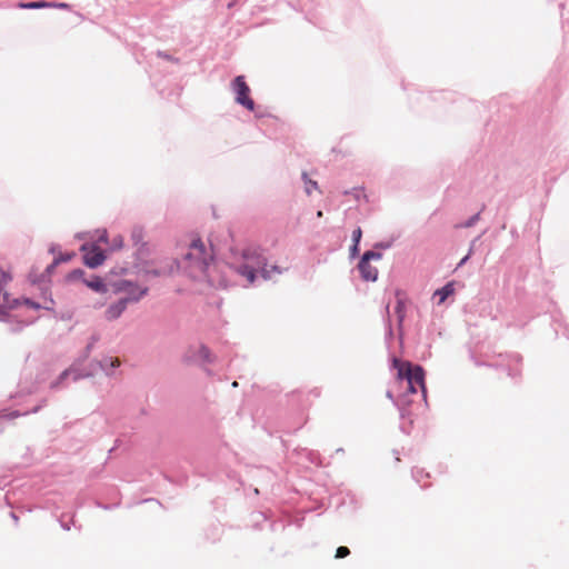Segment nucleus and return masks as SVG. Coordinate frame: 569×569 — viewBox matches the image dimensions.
<instances>
[{
  "label": "nucleus",
  "instance_id": "f257e3e1",
  "mask_svg": "<svg viewBox=\"0 0 569 569\" xmlns=\"http://www.w3.org/2000/svg\"><path fill=\"white\" fill-rule=\"evenodd\" d=\"M212 259L211 250H207L203 241L198 238L189 243L187 251L180 259L173 260V264L176 271H181L196 280H203L210 277L209 270Z\"/></svg>",
  "mask_w": 569,
  "mask_h": 569
},
{
  "label": "nucleus",
  "instance_id": "f03ea898",
  "mask_svg": "<svg viewBox=\"0 0 569 569\" xmlns=\"http://www.w3.org/2000/svg\"><path fill=\"white\" fill-rule=\"evenodd\" d=\"M241 262L234 263L236 272L247 279L249 283H253L257 271L260 270L263 279H270V271L267 268V258L258 247H247L241 253Z\"/></svg>",
  "mask_w": 569,
  "mask_h": 569
},
{
  "label": "nucleus",
  "instance_id": "7ed1b4c3",
  "mask_svg": "<svg viewBox=\"0 0 569 569\" xmlns=\"http://www.w3.org/2000/svg\"><path fill=\"white\" fill-rule=\"evenodd\" d=\"M393 368L397 369L398 383L405 387L409 393H416L418 389L421 390L423 399L427 397V389L425 385V370L419 365L410 362H402L393 358Z\"/></svg>",
  "mask_w": 569,
  "mask_h": 569
},
{
  "label": "nucleus",
  "instance_id": "20e7f679",
  "mask_svg": "<svg viewBox=\"0 0 569 569\" xmlns=\"http://www.w3.org/2000/svg\"><path fill=\"white\" fill-rule=\"evenodd\" d=\"M93 376V371L81 369L80 362L74 361L68 369L63 370L54 380L49 385L50 390L59 391L68 387V382L79 381L83 378Z\"/></svg>",
  "mask_w": 569,
  "mask_h": 569
},
{
  "label": "nucleus",
  "instance_id": "39448f33",
  "mask_svg": "<svg viewBox=\"0 0 569 569\" xmlns=\"http://www.w3.org/2000/svg\"><path fill=\"white\" fill-rule=\"evenodd\" d=\"M11 274L7 271L0 269V321L11 322L13 316L9 312V310L14 309L19 303V299H11L10 295L7 291H3V288L11 281Z\"/></svg>",
  "mask_w": 569,
  "mask_h": 569
},
{
  "label": "nucleus",
  "instance_id": "423d86ee",
  "mask_svg": "<svg viewBox=\"0 0 569 569\" xmlns=\"http://www.w3.org/2000/svg\"><path fill=\"white\" fill-rule=\"evenodd\" d=\"M231 89L236 94V102L252 111L254 109V101L249 97L250 88L244 81L243 76H237L232 83Z\"/></svg>",
  "mask_w": 569,
  "mask_h": 569
},
{
  "label": "nucleus",
  "instance_id": "0eeeda50",
  "mask_svg": "<svg viewBox=\"0 0 569 569\" xmlns=\"http://www.w3.org/2000/svg\"><path fill=\"white\" fill-rule=\"evenodd\" d=\"M116 291L124 292L126 296L121 297L128 305L137 303L148 293V288H140L136 283L128 280H120L114 284Z\"/></svg>",
  "mask_w": 569,
  "mask_h": 569
},
{
  "label": "nucleus",
  "instance_id": "6e6552de",
  "mask_svg": "<svg viewBox=\"0 0 569 569\" xmlns=\"http://www.w3.org/2000/svg\"><path fill=\"white\" fill-rule=\"evenodd\" d=\"M80 249L84 252L83 260L89 268H97L106 260L104 251L96 244L84 243Z\"/></svg>",
  "mask_w": 569,
  "mask_h": 569
},
{
  "label": "nucleus",
  "instance_id": "1a4fd4ad",
  "mask_svg": "<svg viewBox=\"0 0 569 569\" xmlns=\"http://www.w3.org/2000/svg\"><path fill=\"white\" fill-rule=\"evenodd\" d=\"M120 366V360L118 358L106 356L101 360L94 361L90 365L88 370L96 372V369L99 368L107 376L111 377L114 373V370Z\"/></svg>",
  "mask_w": 569,
  "mask_h": 569
},
{
  "label": "nucleus",
  "instance_id": "9d476101",
  "mask_svg": "<svg viewBox=\"0 0 569 569\" xmlns=\"http://www.w3.org/2000/svg\"><path fill=\"white\" fill-rule=\"evenodd\" d=\"M131 241L137 247V256L142 258L148 254L147 243L143 241L144 233L141 227H134L131 231Z\"/></svg>",
  "mask_w": 569,
  "mask_h": 569
},
{
  "label": "nucleus",
  "instance_id": "9b49d317",
  "mask_svg": "<svg viewBox=\"0 0 569 569\" xmlns=\"http://www.w3.org/2000/svg\"><path fill=\"white\" fill-rule=\"evenodd\" d=\"M127 308V301L120 298L116 302L108 306V308L104 311V318L109 321H113L120 318Z\"/></svg>",
  "mask_w": 569,
  "mask_h": 569
},
{
  "label": "nucleus",
  "instance_id": "f8f14e48",
  "mask_svg": "<svg viewBox=\"0 0 569 569\" xmlns=\"http://www.w3.org/2000/svg\"><path fill=\"white\" fill-rule=\"evenodd\" d=\"M358 270L365 281H376L378 279V269L370 264V261H359Z\"/></svg>",
  "mask_w": 569,
  "mask_h": 569
},
{
  "label": "nucleus",
  "instance_id": "ddd939ff",
  "mask_svg": "<svg viewBox=\"0 0 569 569\" xmlns=\"http://www.w3.org/2000/svg\"><path fill=\"white\" fill-rule=\"evenodd\" d=\"M396 297H397L396 315H397V319H398V327H399V329H401L405 317H406V301H405V298L402 297V292L400 290L396 291Z\"/></svg>",
  "mask_w": 569,
  "mask_h": 569
},
{
  "label": "nucleus",
  "instance_id": "4468645a",
  "mask_svg": "<svg viewBox=\"0 0 569 569\" xmlns=\"http://www.w3.org/2000/svg\"><path fill=\"white\" fill-rule=\"evenodd\" d=\"M174 272H176V268L173 264V260L166 263L164 266H161L160 268L146 270V274L151 276V277L170 276Z\"/></svg>",
  "mask_w": 569,
  "mask_h": 569
},
{
  "label": "nucleus",
  "instance_id": "2eb2a0df",
  "mask_svg": "<svg viewBox=\"0 0 569 569\" xmlns=\"http://www.w3.org/2000/svg\"><path fill=\"white\" fill-rule=\"evenodd\" d=\"M455 292L453 282H448L443 287L437 289L433 293L435 298H438L437 303L441 305Z\"/></svg>",
  "mask_w": 569,
  "mask_h": 569
},
{
  "label": "nucleus",
  "instance_id": "dca6fc26",
  "mask_svg": "<svg viewBox=\"0 0 569 569\" xmlns=\"http://www.w3.org/2000/svg\"><path fill=\"white\" fill-rule=\"evenodd\" d=\"M84 282L90 289H92L96 292L103 293L108 291L106 283L98 276H93L92 279L84 280Z\"/></svg>",
  "mask_w": 569,
  "mask_h": 569
},
{
  "label": "nucleus",
  "instance_id": "f3484780",
  "mask_svg": "<svg viewBox=\"0 0 569 569\" xmlns=\"http://www.w3.org/2000/svg\"><path fill=\"white\" fill-rule=\"evenodd\" d=\"M194 358L207 363H211L213 361L210 349L204 345H201L197 348Z\"/></svg>",
  "mask_w": 569,
  "mask_h": 569
},
{
  "label": "nucleus",
  "instance_id": "a211bd4d",
  "mask_svg": "<svg viewBox=\"0 0 569 569\" xmlns=\"http://www.w3.org/2000/svg\"><path fill=\"white\" fill-rule=\"evenodd\" d=\"M51 4L48 1H32V2H19L18 8L20 9H43L50 8Z\"/></svg>",
  "mask_w": 569,
  "mask_h": 569
},
{
  "label": "nucleus",
  "instance_id": "6ab92c4d",
  "mask_svg": "<svg viewBox=\"0 0 569 569\" xmlns=\"http://www.w3.org/2000/svg\"><path fill=\"white\" fill-rule=\"evenodd\" d=\"M302 180L305 182V191L308 196H310L312 193L313 190H317L318 189V183L317 181L310 179L308 177V173L307 172H302Z\"/></svg>",
  "mask_w": 569,
  "mask_h": 569
},
{
  "label": "nucleus",
  "instance_id": "aec40b11",
  "mask_svg": "<svg viewBox=\"0 0 569 569\" xmlns=\"http://www.w3.org/2000/svg\"><path fill=\"white\" fill-rule=\"evenodd\" d=\"M99 340V337L98 336H92L91 339H90V342L87 345L86 349H84V352H83V356L80 357L77 361L80 362V366L82 365V362L89 357L90 352L92 351L93 349V346L94 343Z\"/></svg>",
  "mask_w": 569,
  "mask_h": 569
},
{
  "label": "nucleus",
  "instance_id": "412c9836",
  "mask_svg": "<svg viewBox=\"0 0 569 569\" xmlns=\"http://www.w3.org/2000/svg\"><path fill=\"white\" fill-rule=\"evenodd\" d=\"M44 406H46V400H43L41 405H39V406L34 407L32 410H30V411H28V412H23V413H21V412H19V411H12V412H10L9 415H7L6 417H7L8 419H14V418H18V417H20V416H26V415H28V413H37V412H38L42 407H44Z\"/></svg>",
  "mask_w": 569,
  "mask_h": 569
},
{
  "label": "nucleus",
  "instance_id": "4be33fe9",
  "mask_svg": "<svg viewBox=\"0 0 569 569\" xmlns=\"http://www.w3.org/2000/svg\"><path fill=\"white\" fill-rule=\"evenodd\" d=\"M382 258V253L379 252V251H375V250H368L366 251L362 257H361V261H371V260H380Z\"/></svg>",
  "mask_w": 569,
  "mask_h": 569
},
{
  "label": "nucleus",
  "instance_id": "5701e85b",
  "mask_svg": "<svg viewBox=\"0 0 569 569\" xmlns=\"http://www.w3.org/2000/svg\"><path fill=\"white\" fill-rule=\"evenodd\" d=\"M480 219V212L471 216L468 220L465 222L456 224V228H471L473 227Z\"/></svg>",
  "mask_w": 569,
  "mask_h": 569
},
{
  "label": "nucleus",
  "instance_id": "b1692460",
  "mask_svg": "<svg viewBox=\"0 0 569 569\" xmlns=\"http://www.w3.org/2000/svg\"><path fill=\"white\" fill-rule=\"evenodd\" d=\"M350 553V550L348 547H345V546H341L337 549L336 551V558L340 559V558H345L347 557L348 555Z\"/></svg>",
  "mask_w": 569,
  "mask_h": 569
},
{
  "label": "nucleus",
  "instance_id": "393cba45",
  "mask_svg": "<svg viewBox=\"0 0 569 569\" xmlns=\"http://www.w3.org/2000/svg\"><path fill=\"white\" fill-rule=\"evenodd\" d=\"M83 274H84V271H83V270H81V269H74V270H72V271L69 273L68 278H69L70 280H78V279L82 278V276H83Z\"/></svg>",
  "mask_w": 569,
  "mask_h": 569
},
{
  "label": "nucleus",
  "instance_id": "a878e982",
  "mask_svg": "<svg viewBox=\"0 0 569 569\" xmlns=\"http://www.w3.org/2000/svg\"><path fill=\"white\" fill-rule=\"evenodd\" d=\"M361 237H362V231H361V228L358 227L357 229H355L352 231V243L359 244Z\"/></svg>",
  "mask_w": 569,
  "mask_h": 569
},
{
  "label": "nucleus",
  "instance_id": "bb28decb",
  "mask_svg": "<svg viewBox=\"0 0 569 569\" xmlns=\"http://www.w3.org/2000/svg\"><path fill=\"white\" fill-rule=\"evenodd\" d=\"M412 476L418 482H420L423 477H429V475L425 473L421 469H415Z\"/></svg>",
  "mask_w": 569,
  "mask_h": 569
},
{
  "label": "nucleus",
  "instance_id": "cd10ccee",
  "mask_svg": "<svg viewBox=\"0 0 569 569\" xmlns=\"http://www.w3.org/2000/svg\"><path fill=\"white\" fill-rule=\"evenodd\" d=\"M123 246V238L121 236H117L112 240V249H120Z\"/></svg>",
  "mask_w": 569,
  "mask_h": 569
},
{
  "label": "nucleus",
  "instance_id": "c85d7f7f",
  "mask_svg": "<svg viewBox=\"0 0 569 569\" xmlns=\"http://www.w3.org/2000/svg\"><path fill=\"white\" fill-rule=\"evenodd\" d=\"M51 7L50 8H57V9H70V4L66 3V2H50Z\"/></svg>",
  "mask_w": 569,
  "mask_h": 569
},
{
  "label": "nucleus",
  "instance_id": "c756f323",
  "mask_svg": "<svg viewBox=\"0 0 569 569\" xmlns=\"http://www.w3.org/2000/svg\"><path fill=\"white\" fill-rule=\"evenodd\" d=\"M23 303H26L27 306H29L30 308L36 309V310L41 308V306L38 302H34L30 299H24Z\"/></svg>",
  "mask_w": 569,
  "mask_h": 569
},
{
  "label": "nucleus",
  "instance_id": "7c9ffc66",
  "mask_svg": "<svg viewBox=\"0 0 569 569\" xmlns=\"http://www.w3.org/2000/svg\"><path fill=\"white\" fill-rule=\"evenodd\" d=\"M56 260H59V263L60 262H67L71 259V254L69 253H66V254H60L59 257L54 258Z\"/></svg>",
  "mask_w": 569,
  "mask_h": 569
},
{
  "label": "nucleus",
  "instance_id": "2f4dec72",
  "mask_svg": "<svg viewBox=\"0 0 569 569\" xmlns=\"http://www.w3.org/2000/svg\"><path fill=\"white\" fill-rule=\"evenodd\" d=\"M358 252H359V244L352 243V246L350 247V256L355 257L358 254Z\"/></svg>",
  "mask_w": 569,
  "mask_h": 569
},
{
  "label": "nucleus",
  "instance_id": "473e14b6",
  "mask_svg": "<svg viewBox=\"0 0 569 569\" xmlns=\"http://www.w3.org/2000/svg\"><path fill=\"white\" fill-rule=\"evenodd\" d=\"M482 234L478 236L477 238H475L472 241H471V244H470V249H469V252L468 254L471 256L473 249H475V246H476V242L480 240Z\"/></svg>",
  "mask_w": 569,
  "mask_h": 569
},
{
  "label": "nucleus",
  "instance_id": "72a5a7b5",
  "mask_svg": "<svg viewBox=\"0 0 569 569\" xmlns=\"http://www.w3.org/2000/svg\"><path fill=\"white\" fill-rule=\"evenodd\" d=\"M59 264V260L53 259V261L47 267V271L51 272Z\"/></svg>",
  "mask_w": 569,
  "mask_h": 569
},
{
  "label": "nucleus",
  "instance_id": "f704fd0d",
  "mask_svg": "<svg viewBox=\"0 0 569 569\" xmlns=\"http://www.w3.org/2000/svg\"><path fill=\"white\" fill-rule=\"evenodd\" d=\"M271 272L282 273L283 269H281L279 266L274 264L271 267V269H268Z\"/></svg>",
  "mask_w": 569,
  "mask_h": 569
},
{
  "label": "nucleus",
  "instance_id": "c9c22d12",
  "mask_svg": "<svg viewBox=\"0 0 569 569\" xmlns=\"http://www.w3.org/2000/svg\"><path fill=\"white\" fill-rule=\"evenodd\" d=\"M469 258H470V256H469V254L465 256V257L460 260V262H459L458 267L463 266V264L468 261V259H469Z\"/></svg>",
  "mask_w": 569,
  "mask_h": 569
},
{
  "label": "nucleus",
  "instance_id": "e433bc0d",
  "mask_svg": "<svg viewBox=\"0 0 569 569\" xmlns=\"http://www.w3.org/2000/svg\"><path fill=\"white\" fill-rule=\"evenodd\" d=\"M61 526L64 530H70V526L68 523L61 522Z\"/></svg>",
  "mask_w": 569,
  "mask_h": 569
},
{
  "label": "nucleus",
  "instance_id": "4c0bfd02",
  "mask_svg": "<svg viewBox=\"0 0 569 569\" xmlns=\"http://www.w3.org/2000/svg\"><path fill=\"white\" fill-rule=\"evenodd\" d=\"M387 397H388L389 399L393 400V395H392V391H391V390L387 391Z\"/></svg>",
  "mask_w": 569,
  "mask_h": 569
},
{
  "label": "nucleus",
  "instance_id": "58836bf2",
  "mask_svg": "<svg viewBox=\"0 0 569 569\" xmlns=\"http://www.w3.org/2000/svg\"><path fill=\"white\" fill-rule=\"evenodd\" d=\"M388 335L391 336L392 335V329H391V326H390V322L388 321Z\"/></svg>",
  "mask_w": 569,
  "mask_h": 569
},
{
  "label": "nucleus",
  "instance_id": "ea45409f",
  "mask_svg": "<svg viewBox=\"0 0 569 569\" xmlns=\"http://www.w3.org/2000/svg\"><path fill=\"white\" fill-rule=\"evenodd\" d=\"M10 516H11V518H12L16 522L18 521V517L16 516V513H14V512H11V513H10Z\"/></svg>",
  "mask_w": 569,
  "mask_h": 569
},
{
  "label": "nucleus",
  "instance_id": "a19ab883",
  "mask_svg": "<svg viewBox=\"0 0 569 569\" xmlns=\"http://www.w3.org/2000/svg\"><path fill=\"white\" fill-rule=\"evenodd\" d=\"M20 329H21V326H20V325H18L17 327L11 328V330H12V331H18V330H20Z\"/></svg>",
  "mask_w": 569,
  "mask_h": 569
},
{
  "label": "nucleus",
  "instance_id": "79ce46f5",
  "mask_svg": "<svg viewBox=\"0 0 569 569\" xmlns=\"http://www.w3.org/2000/svg\"><path fill=\"white\" fill-rule=\"evenodd\" d=\"M322 214H323V213H322V211H321V210H319V211L317 212V217H318V218H321V217H322Z\"/></svg>",
  "mask_w": 569,
  "mask_h": 569
},
{
  "label": "nucleus",
  "instance_id": "37998d69",
  "mask_svg": "<svg viewBox=\"0 0 569 569\" xmlns=\"http://www.w3.org/2000/svg\"><path fill=\"white\" fill-rule=\"evenodd\" d=\"M43 308L47 310H51L52 307L50 306V303H47V306H44Z\"/></svg>",
  "mask_w": 569,
  "mask_h": 569
},
{
  "label": "nucleus",
  "instance_id": "c03bdc74",
  "mask_svg": "<svg viewBox=\"0 0 569 569\" xmlns=\"http://www.w3.org/2000/svg\"><path fill=\"white\" fill-rule=\"evenodd\" d=\"M43 308L47 310H51L52 307L50 306V303H47V306H44Z\"/></svg>",
  "mask_w": 569,
  "mask_h": 569
},
{
  "label": "nucleus",
  "instance_id": "a18cd8bd",
  "mask_svg": "<svg viewBox=\"0 0 569 569\" xmlns=\"http://www.w3.org/2000/svg\"><path fill=\"white\" fill-rule=\"evenodd\" d=\"M100 240H101V241H106V240H107V236H106V234H103L102 237H100Z\"/></svg>",
  "mask_w": 569,
  "mask_h": 569
},
{
  "label": "nucleus",
  "instance_id": "49530a36",
  "mask_svg": "<svg viewBox=\"0 0 569 569\" xmlns=\"http://www.w3.org/2000/svg\"><path fill=\"white\" fill-rule=\"evenodd\" d=\"M56 251V248L54 247H51L50 248V252L53 253Z\"/></svg>",
  "mask_w": 569,
  "mask_h": 569
},
{
  "label": "nucleus",
  "instance_id": "de8ad7c7",
  "mask_svg": "<svg viewBox=\"0 0 569 569\" xmlns=\"http://www.w3.org/2000/svg\"><path fill=\"white\" fill-rule=\"evenodd\" d=\"M386 310H387V312H389V303H387Z\"/></svg>",
  "mask_w": 569,
  "mask_h": 569
},
{
  "label": "nucleus",
  "instance_id": "09e8293b",
  "mask_svg": "<svg viewBox=\"0 0 569 569\" xmlns=\"http://www.w3.org/2000/svg\"><path fill=\"white\" fill-rule=\"evenodd\" d=\"M342 451H343V449H341V448L337 450L338 453H341Z\"/></svg>",
  "mask_w": 569,
  "mask_h": 569
}]
</instances>
